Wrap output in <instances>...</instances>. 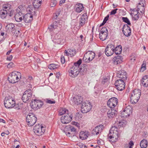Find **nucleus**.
<instances>
[{"label":"nucleus","instance_id":"nucleus-1","mask_svg":"<svg viewBox=\"0 0 148 148\" xmlns=\"http://www.w3.org/2000/svg\"><path fill=\"white\" fill-rule=\"evenodd\" d=\"M121 131L116 129L112 127L110 130L108 135V139L110 142L114 143L116 142L120 136V134Z\"/></svg>","mask_w":148,"mask_h":148},{"label":"nucleus","instance_id":"nucleus-2","mask_svg":"<svg viewBox=\"0 0 148 148\" xmlns=\"http://www.w3.org/2000/svg\"><path fill=\"white\" fill-rule=\"evenodd\" d=\"M21 77V73L17 71H14L10 73L8 78L9 82L11 83L14 84L18 82L19 78Z\"/></svg>","mask_w":148,"mask_h":148},{"label":"nucleus","instance_id":"nucleus-3","mask_svg":"<svg viewBox=\"0 0 148 148\" xmlns=\"http://www.w3.org/2000/svg\"><path fill=\"white\" fill-rule=\"evenodd\" d=\"M141 95V91L138 89H134L130 97V102L132 104H135L139 100Z\"/></svg>","mask_w":148,"mask_h":148},{"label":"nucleus","instance_id":"nucleus-4","mask_svg":"<svg viewBox=\"0 0 148 148\" xmlns=\"http://www.w3.org/2000/svg\"><path fill=\"white\" fill-rule=\"evenodd\" d=\"M4 104L6 108H10L14 107L15 102L14 98L10 96H8L5 97Z\"/></svg>","mask_w":148,"mask_h":148},{"label":"nucleus","instance_id":"nucleus-5","mask_svg":"<svg viewBox=\"0 0 148 148\" xmlns=\"http://www.w3.org/2000/svg\"><path fill=\"white\" fill-rule=\"evenodd\" d=\"M26 121L28 126H32L36 122L37 118L34 114L30 113L26 117Z\"/></svg>","mask_w":148,"mask_h":148},{"label":"nucleus","instance_id":"nucleus-6","mask_svg":"<svg viewBox=\"0 0 148 148\" xmlns=\"http://www.w3.org/2000/svg\"><path fill=\"white\" fill-rule=\"evenodd\" d=\"M33 92L31 89H29L26 90L24 93L22 99L23 102L26 103L30 100L32 95Z\"/></svg>","mask_w":148,"mask_h":148},{"label":"nucleus","instance_id":"nucleus-7","mask_svg":"<svg viewBox=\"0 0 148 148\" xmlns=\"http://www.w3.org/2000/svg\"><path fill=\"white\" fill-rule=\"evenodd\" d=\"M33 130L35 134L37 136H40L42 135L45 132V129L43 126L39 124L36 125L34 127Z\"/></svg>","mask_w":148,"mask_h":148},{"label":"nucleus","instance_id":"nucleus-8","mask_svg":"<svg viewBox=\"0 0 148 148\" xmlns=\"http://www.w3.org/2000/svg\"><path fill=\"white\" fill-rule=\"evenodd\" d=\"M92 107L90 102L88 101L83 103L81 107V112L84 113H86L90 110Z\"/></svg>","mask_w":148,"mask_h":148},{"label":"nucleus","instance_id":"nucleus-9","mask_svg":"<svg viewBox=\"0 0 148 148\" xmlns=\"http://www.w3.org/2000/svg\"><path fill=\"white\" fill-rule=\"evenodd\" d=\"M132 108L130 106L126 107L125 109L121 113V116L122 118H125L129 116L132 112Z\"/></svg>","mask_w":148,"mask_h":148},{"label":"nucleus","instance_id":"nucleus-10","mask_svg":"<svg viewBox=\"0 0 148 148\" xmlns=\"http://www.w3.org/2000/svg\"><path fill=\"white\" fill-rule=\"evenodd\" d=\"M115 45L112 44H108L105 50V53L107 56L112 55L114 52Z\"/></svg>","mask_w":148,"mask_h":148},{"label":"nucleus","instance_id":"nucleus-11","mask_svg":"<svg viewBox=\"0 0 148 148\" xmlns=\"http://www.w3.org/2000/svg\"><path fill=\"white\" fill-rule=\"evenodd\" d=\"M73 117V114L69 113L62 116L61 118V122L63 124H67L69 123Z\"/></svg>","mask_w":148,"mask_h":148},{"label":"nucleus","instance_id":"nucleus-12","mask_svg":"<svg viewBox=\"0 0 148 148\" xmlns=\"http://www.w3.org/2000/svg\"><path fill=\"white\" fill-rule=\"evenodd\" d=\"M124 81L121 79H118L115 81L114 85L118 90L121 91L125 88V85Z\"/></svg>","mask_w":148,"mask_h":148},{"label":"nucleus","instance_id":"nucleus-13","mask_svg":"<svg viewBox=\"0 0 148 148\" xmlns=\"http://www.w3.org/2000/svg\"><path fill=\"white\" fill-rule=\"evenodd\" d=\"M118 99L116 97H113L110 98L108 101V106L110 108H114L118 103Z\"/></svg>","mask_w":148,"mask_h":148},{"label":"nucleus","instance_id":"nucleus-14","mask_svg":"<svg viewBox=\"0 0 148 148\" xmlns=\"http://www.w3.org/2000/svg\"><path fill=\"white\" fill-rule=\"evenodd\" d=\"M122 32L124 35L127 37L130 36L131 33L130 27L127 24L123 25L122 28Z\"/></svg>","mask_w":148,"mask_h":148},{"label":"nucleus","instance_id":"nucleus-15","mask_svg":"<svg viewBox=\"0 0 148 148\" xmlns=\"http://www.w3.org/2000/svg\"><path fill=\"white\" fill-rule=\"evenodd\" d=\"M117 76L119 78V79L124 80H126L127 78V73L123 70L119 71L117 73Z\"/></svg>","mask_w":148,"mask_h":148},{"label":"nucleus","instance_id":"nucleus-16","mask_svg":"<svg viewBox=\"0 0 148 148\" xmlns=\"http://www.w3.org/2000/svg\"><path fill=\"white\" fill-rule=\"evenodd\" d=\"M127 124V122L126 120L123 119L120 120L115 122L114 127L116 129H118V128L125 126Z\"/></svg>","mask_w":148,"mask_h":148},{"label":"nucleus","instance_id":"nucleus-17","mask_svg":"<svg viewBox=\"0 0 148 148\" xmlns=\"http://www.w3.org/2000/svg\"><path fill=\"white\" fill-rule=\"evenodd\" d=\"M24 21L26 23H30L33 20V15L29 13H27L23 16Z\"/></svg>","mask_w":148,"mask_h":148},{"label":"nucleus","instance_id":"nucleus-18","mask_svg":"<svg viewBox=\"0 0 148 148\" xmlns=\"http://www.w3.org/2000/svg\"><path fill=\"white\" fill-rule=\"evenodd\" d=\"M104 128L103 125H100L96 127L92 131L93 133L95 134L96 135H98L99 133H101L102 130Z\"/></svg>","mask_w":148,"mask_h":148},{"label":"nucleus","instance_id":"nucleus-19","mask_svg":"<svg viewBox=\"0 0 148 148\" xmlns=\"http://www.w3.org/2000/svg\"><path fill=\"white\" fill-rule=\"evenodd\" d=\"M122 56L118 55L113 58V62L114 64L117 65L122 62Z\"/></svg>","mask_w":148,"mask_h":148},{"label":"nucleus","instance_id":"nucleus-20","mask_svg":"<svg viewBox=\"0 0 148 148\" xmlns=\"http://www.w3.org/2000/svg\"><path fill=\"white\" fill-rule=\"evenodd\" d=\"M24 14L21 12L16 13L14 16L16 21L17 22L21 21L23 19Z\"/></svg>","mask_w":148,"mask_h":148},{"label":"nucleus","instance_id":"nucleus-21","mask_svg":"<svg viewBox=\"0 0 148 148\" xmlns=\"http://www.w3.org/2000/svg\"><path fill=\"white\" fill-rule=\"evenodd\" d=\"M117 114V111L112 109L110 110H109L107 112L108 116L109 119H112Z\"/></svg>","mask_w":148,"mask_h":148},{"label":"nucleus","instance_id":"nucleus-22","mask_svg":"<svg viewBox=\"0 0 148 148\" xmlns=\"http://www.w3.org/2000/svg\"><path fill=\"white\" fill-rule=\"evenodd\" d=\"M88 18L87 13H84L81 16L79 21L80 26H82L86 23Z\"/></svg>","mask_w":148,"mask_h":148},{"label":"nucleus","instance_id":"nucleus-23","mask_svg":"<svg viewBox=\"0 0 148 148\" xmlns=\"http://www.w3.org/2000/svg\"><path fill=\"white\" fill-rule=\"evenodd\" d=\"M73 101L75 104L78 105L82 103L83 99L81 96L77 95L73 97Z\"/></svg>","mask_w":148,"mask_h":148},{"label":"nucleus","instance_id":"nucleus-24","mask_svg":"<svg viewBox=\"0 0 148 148\" xmlns=\"http://www.w3.org/2000/svg\"><path fill=\"white\" fill-rule=\"evenodd\" d=\"M79 70L80 74L82 75H84L86 73L87 71L86 65L85 64L81 65Z\"/></svg>","mask_w":148,"mask_h":148},{"label":"nucleus","instance_id":"nucleus-25","mask_svg":"<svg viewBox=\"0 0 148 148\" xmlns=\"http://www.w3.org/2000/svg\"><path fill=\"white\" fill-rule=\"evenodd\" d=\"M27 10L30 13V14L33 15H35L36 13L37 10L35 9L33 5H29L27 8Z\"/></svg>","mask_w":148,"mask_h":148},{"label":"nucleus","instance_id":"nucleus-26","mask_svg":"<svg viewBox=\"0 0 148 148\" xmlns=\"http://www.w3.org/2000/svg\"><path fill=\"white\" fill-rule=\"evenodd\" d=\"M42 0H34L33 2V5L35 9L37 10L41 5Z\"/></svg>","mask_w":148,"mask_h":148},{"label":"nucleus","instance_id":"nucleus-27","mask_svg":"<svg viewBox=\"0 0 148 148\" xmlns=\"http://www.w3.org/2000/svg\"><path fill=\"white\" fill-rule=\"evenodd\" d=\"M141 83L144 86H148V75H145L142 77Z\"/></svg>","mask_w":148,"mask_h":148},{"label":"nucleus","instance_id":"nucleus-28","mask_svg":"<svg viewBox=\"0 0 148 148\" xmlns=\"http://www.w3.org/2000/svg\"><path fill=\"white\" fill-rule=\"evenodd\" d=\"M75 7V11L77 13L81 12L84 9L83 4L80 3L76 4Z\"/></svg>","mask_w":148,"mask_h":148},{"label":"nucleus","instance_id":"nucleus-29","mask_svg":"<svg viewBox=\"0 0 148 148\" xmlns=\"http://www.w3.org/2000/svg\"><path fill=\"white\" fill-rule=\"evenodd\" d=\"M37 99H32V100L31 103V106L32 109L34 110H36L38 109V105L37 104Z\"/></svg>","mask_w":148,"mask_h":148},{"label":"nucleus","instance_id":"nucleus-30","mask_svg":"<svg viewBox=\"0 0 148 148\" xmlns=\"http://www.w3.org/2000/svg\"><path fill=\"white\" fill-rule=\"evenodd\" d=\"M89 135L88 132L85 131H81L79 134V138L82 140H84L86 139Z\"/></svg>","mask_w":148,"mask_h":148},{"label":"nucleus","instance_id":"nucleus-31","mask_svg":"<svg viewBox=\"0 0 148 148\" xmlns=\"http://www.w3.org/2000/svg\"><path fill=\"white\" fill-rule=\"evenodd\" d=\"M70 75L72 77H75L79 73V70L72 69L69 71Z\"/></svg>","mask_w":148,"mask_h":148},{"label":"nucleus","instance_id":"nucleus-32","mask_svg":"<svg viewBox=\"0 0 148 148\" xmlns=\"http://www.w3.org/2000/svg\"><path fill=\"white\" fill-rule=\"evenodd\" d=\"M5 29L7 31L9 30V31L12 32L15 29V27L14 24L10 23L6 26Z\"/></svg>","mask_w":148,"mask_h":148},{"label":"nucleus","instance_id":"nucleus-33","mask_svg":"<svg viewBox=\"0 0 148 148\" xmlns=\"http://www.w3.org/2000/svg\"><path fill=\"white\" fill-rule=\"evenodd\" d=\"M9 12L7 10H4L3 9L2 10H0V16L1 18L3 19L5 18L8 14H9Z\"/></svg>","mask_w":148,"mask_h":148},{"label":"nucleus","instance_id":"nucleus-34","mask_svg":"<svg viewBox=\"0 0 148 148\" xmlns=\"http://www.w3.org/2000/svg\"><path fill=\"white\" fill-rule=\"evenodd\" d=\"M122 50L121 46V45H119L114 48V52L116 55H119L121 53Z\"/></svg>","mask_w":148,"mask_h":148},{"label":"nucleus","instance_id":"nucleus-35","mask_svg":"<svg viewBox=\"0 0 148 148\" xmlns=\"http://www.w3.org/2000/svg\"><path fill=\"white\" fill-rule=\"evenodd\" d=\"M139 5H141V6H142L143 8L142 10H144L145 9L144 7H145L146 5L145 1V0H140V2L138 3V5L137 6V9L139 11L140 10V8H139Z\"/></svg>","mask_w":148,"mask_h":148},{"label":"nucleus","instance_id":"nucleus-36","mask_svg":"<svg viewBox=\"0 0 148 148\" xmlns=\"http://www.w3.org/2000/svg\"><path fill=\"white\" fill-rule=\"evenodd\" d=\"M140 146L142 148H146L147 146V140L145 139L142 140L140 143Z\"/></svg>","mask_w":148,"mask_h":148},{"label":"nucleus","instance_id":"nucleus-37","mask_svg":"<svg viewBox=\"0 0 148 148\" xmlns=\"http://www.w3.org/2000/svg\"><path fill=\"white\" fill-rule=\"evenodd\" d=\"M58 29V25H53L52 24L48 27V30L50 32H53L54 31H55L56 29Z\"/></svg>","mask_w":148,"mask_h":148},{"label":"nucleus","instance_id":"nucleus-38","mask_svg":"<svg viewBox=\"0 0 148 148\" xmlns=\"http://www.w3.org/2000/svg\"><path fill=\"white\" fill-rule=\"evenodd\" d=\"M86 53L87 54H88V55L90 58V61H92L95 57V53L93 52L90 51L86 52Z\"/></svg>","mask_w":148,"mask_h":148},{"label":"nucleus","instance_id":"nucleus-39","mask_svg":"<svg viewBox=\"0 0 148 148\" xmlns=\"http://www.w3.org/2000/svg\"><path fill=\"white\" fill-rule=\"evenodd\" d=\"M108 36V33L105 34V33H99V38L100 39L103 41L106 40Z\"/></svg>","mask_w":148,"mask_h":148},{"label":"nucleus","instance_id":"nucleus-40","mask_svg":"<svg viewBox=\"0 0 148 148\" xmlns=\"http://www.w3.org/2000/svg\"><path fill=\"white\" fill-rule=\"evenodd\" d=\"M68 113L69 111L67 109L65 108H62L60 110L58 114L60 116H61L63 114H66Z\"/></svg>","mask_w":148,"mask_h":148},{"label":"nucleus","instance_id":"nucleus-41","mask_svg":"<svg viewBox=\"0 0 148 148\" xmlns=\"http://www.w3.org/2000/svg\"><path fill=\"white\" fill-rule=\"evenodd\" d=\"M59 66L58 64H51L49 65L48 66V68L52 70L58 68Z\"/></svg>","mask_w":148,"mask_h":148},{"label":"nucleus","instance_id":"nucleus-42","mask_svg":"<svg viewBox=\"0 0 148 148\" xmlns=\"http://www.w3.org/2000/svg\"><path fill=\"white\" fill-rule=\"evenodd\" d=\"M82 62V60L81 59H79L77 62L74 63L73 66L75 67L76 68H77L78 69L80 65L81 64Z\"/></svg>","mask_w":148,"mask_h":148},{"label":"nucleus","instance_id":"nucleus-43","mask_svg":"<svg viewBox=\"0 0 148 148\" xmlns=\"http://www.w3.org/2000/svg\"><path fill=\"white\" fill-rule=\"evenodd\" d=\"M11 7V5L10 4L8 3L5 4L3 5V9L9 12H10V10Z\"/></svg>","mask_w":148,"mask_h":148},{"label":"nucleus","instance_id":"nucleus-44","mask_svg":"<svg viewBox=\"0 0 148 148\" xmlns=\"http://www.w3.org/2000/svg\"><path fill=\"white\" fill-rule=\"evenodd\" d=\"M88 55L86 53L83 58V60L86 63L89 62L91 61Z\"/></svg>","mask_w":148,"mask_h":148},{"label":"nucleus","instance_id":"nucleus-45","mask_svg":"<svg viewBox=\"0 0 148 148\" xmlns=\"http://www.w3.org/2000/svg\"><path fill=\"white\" fill-rule=\"evenodd\" d=\"M23 104L21 103H18L16 105L15 104L14 106L15 108L17 110H21L23 107Z\"/></svg>","mask_w":148,"mask_h":148},{"label":"nucleus","instance_id":"nucleus-46","mask_svg":"<svg viewBox=\"0 0 148 148\" xmlns=\"http://www.w3.org/2000/svg\"><path fill=\"white\" fill-rule=\"evenodd\" d=\"M122 19L123 21L127 23V25H131L130 21L127 17H122Z\"/></svg>","mask_w":148,"mask_h":148},{"label":"nucleus","instance_id":"nucleus-47","mask_svg":"<svg viewBox=\"0 0 148 148\" xmlns=\"http://www.w3.org/2000/svg\"><path fill=\"white\" fill-rule=\"evenodd\" d=\"M60 14V10L57 11L55 13L53 14V19H57L59 15Z\"/></svg>","mask_w":148,"mask_h":148},{"label":"nucleus","instance_id":"nucleus-48","mask_svg":"<svg viewBox=\"0 0 148 148\" xmlns=\"http://www.w3.org/2000/svg\"><path fill=\"white\" fill-rule=\"evenodd\" d=\"M62 20H58V21H55L53 22V23L52 24L53 25H58V27L60 28V27H59V25H60L61 24L60 23H62Z\"/></svg>","mask_w":148,"mask_h":148},{"label":"nucleus","instance_id":"nucleus-49","mask_svg":"<svg viewBox=\"0 0 148 148\" xmlns=\"http://www.w3.org/2000/svg\"><path fill=\"white\" fill-rule=\"evenodd\" d=\"M37 104L38 105V109H39L40 108H41L42 106L43 105V103L41 100H40L38 99H37Z\"/></svg>","mask_w":148,"mask_h":148},{"label":"nucleus","instance_id":"nucleus-50","mask_svg":"<svg viewBox=\"0 0 148 148\" xmlns=\"http://www.w3.org/2000/svg\"><path fill=\"white\" fill-rule=\"evenodd\" d=\"M108 30L107 28L106 27H103L102 28L100 32V33H108Z\"/></svg>","mask_w":148,"mask_h":148},{"label":"nucleus","instance_id":"nucleus-51","mask_svg":"<svg viewBox=\"0 0 148 148\" xmlns=\"http://www.w3.org/2000/svg\"><path fill=\"white\" fill-rule=\"evenodd\" d=\"M130 57L131 58L130 60H133V61H134L136 60L137 56L135 53H133L132 54Z\"/></svg>","mask_w":148,"mask_h":148},{"label":"nucleus","instance_id":"nucleus-52","mask_svg":"<svg viewBox=\"0 0 148 148\" xmlns=\"http://www.w3.org/2000/svg\"><path fill=\"white\" fill-rule=\"evenodd\" d=\"M57 1L56 0H52L50 4L51 7H53L55 6L57 4Z\"/></svg>","mask_w":148,"mask_h":148},{"label":"nucleus","instance_id":"nucleus-53","mask_svg":"<svg viewBox=\"0 0 148 148\" xmlns=\"http://www.w3.org/2000/svg\"><path fill=\"white\" fill-rule=\"evenodd\" d=\"M68 51L70 53V54L71 56H74L75 54V52H73V49H69Z\"/></svg>","mask_w":148,"mask_h":148},{"label":"nucleus","instance_id":"nucleus-54","mask_svg":"<svg viewBox=\"0 0 148 148\" xmlns=\"http://www.w3.org/2000/svg\"><path fill=\"white\" fill-rule=\"evenodd\" d=\"M53 100H51L46 99V102L47 103L49 104L55 103H56L55 101H54L53 99Z\"/></svg>","mask_w":148,"mask_h":148},{"label":"nucleus","instance_id":"nucleus-55","mask_svg":"<svg viewBox=\"0 0 148 148\" xmlns=\"http://www.w3.org/2000/svg\"><path fill=\"white\" fill-rule=\"evenodd\" d=\"M146 64L143 63L141 65V71L143 72L146 70Z\"/></svg>","mask_w":148,"mask_h":148},{"label":"nucleus","instance_id":"nucleus-56","mask_svg":"<svg viewBox=\"0 0 148 148\" xmlns=\"http://www.w3.org/2000/svg\"><path fill=\"white\" fill-rule=\"evenodd\" d=\"M134 143L133 142L132 140H131L129 141V143L128 146V148H132L133 146H134Z\"/></svg>","mask_w":148,"mask_h":148},{"label":"nucleus","instance_id":"nucleus-57","mask_svg":"<svg viewBox=\"0 0 148 148\" xmlns=\"http://www.w3.org/2000/svg\"><path fill=\"white\" fill-rule=\"evenodd\" d=\"M138 11L137 10V14H136L135 15H134V16L133 17V19L134 20H135V21L137 20L139 18V14H138Z\"/></svg>","mask_w":148,"mask_h":148},{"label":"nucleus","instance_id":"nucleus-58","mask_svg":"<svg viewBox=\"0 0 148 148\" xmlns=\"http://www.w3.org/2000/svg\"><path fill=\"white\" fill-rule=\"evenodd\" d=\"M56 40V42H57V43L58 44H62V43L63 42H62L63 40L62 39L58 38Z\"/></svg>","mask_w":148,"mask_h":148},{"label":"nucleus","instance_id":"nucleus-59","mask_svg":"<svg viewBox=\"0 0 148 148\" xmlns=\"http://www.w3.org/2000/svg\"><path fill=\"white\" fill-rule=\"evenodd\" d=\"M118 10V9L116 8L112 10L110 12V15H114L116 13V11Z\"/></svg>","mask_w":148,"mask_h":148},{"label":"nucleus","instance_id":"nucleus-60","mask_svg":"<svg viewBox=\"0 0 148 148\" xmlns=\"http://www.w3.org/2000/svg\"><path fill=\"white\" fill-rule=\"evenodd\" d=\"M14 66V64L13 63L11 62L10 63L7 65V67L8 68L12 67Z\"/></svg>","mask_w":148,"mask_h":148},{"label":"nucleus","instance_id":"nucleus-61","mask_svg":"<svg viewBox=\"0 0 148 148\" xmlns=\"http://www.w3.org/2000/svg\"><path fill=\"white\" fill-rule=\"evenodd\" d=\"M61 61L62 64L65 63V61L64 57V56H61Z\"/></svg>","mask_w":148,"mask_h":148},{"label":"nucleus","instance_id":"nucleus-62","mask_svg":"<svg viewBox=\"0 0 148 148\" xmlns=\"http://www.w3.org/2000/svg\"><path fill=\"white\" fill-rule=\"evenodd\" d=\"M70 130L71 132H74L76 130L72 126L70 127Z\"/></svg>","mask_w":148,"mask_h":148},{"label":"nucleus","instance_id":"nucleus-63","mask_svg":"<svg viewBox=\"0 0 148 148\" xmlns=\"http://www.w3.org/2000/svg\"><path fill=\"white\" fill-rule=\"evenodd\" d=\"M12 55H9V56H8L7 58V60L10 61L12 58Z\"/></svg>","mask_w":148,"mask_h":148},{"label":"nucleus","instance_id":"nucleus-64","mask_svg":"<svg viewBox=\"0 0 148 148\" xmlns=\"http://www.w3.org/2000/svg\"><path fill=\"white\" fill-rule=\"evenodd\" d=\"M79 147L80 148H87V146L84 144H82L81 145H80Z\"/></svg>","mask_w":148,"mask_h":148}]
</instances>
